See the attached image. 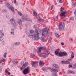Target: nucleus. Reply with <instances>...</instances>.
<instances>
[{"label":"nucleus","instance_id":"obj_51","mask_svg":"<svg viewBox=\"0 0 76 76\" xmlns=\"http://www.w3.org/2000/svg\"><path fill=\"white\" fill-rule=\"evenodd\" d=\"M12 32H13L14 31V29H11Z\"/></svg>","mask_w":76,"mask_h":76},{"label":"nucleus","instance_id":"obj_24","mask_svg":"<svg viewBox=\"0 0 76 76\" xmlns=\"http://www.w3.org/2000/svg\"><path fill=\"white\" fill-rule=\"evenodd\" d=\"M33 16H37V13L35 11H33Z\"/></svg>","mask_w":76,"mask_h":76},{"label":"nucleus","instance_id":"obj_30","mask_svg":"<svg viewBox=\"0 0 76 76\" xmlns=\"http://www.w3.org/2000/svg\"><path fill=\"white\" fill-rule=\"evenodd\" d=\"M22 19L23 20H28V18H25V17H22Z\"/></svg>","mask_w":76,"mask_h":76},{"label":"nucleus","instance_id":"obj_3","mask_svg":"<svg viewBox=\"0 0 76 76\" xmlns=\"http://www.w3.org/2000/svg\"><path fill=\"white\" fill-rule=\"evenodd\" d=\"M45 47H39L38 48H37V50H38V56L39 57H42L43 56V55L42 54L41 52L42 50L43 49H45Z\"/></svg>","mask_w":76,"mask_h":76},{"label":"nucleus","instance_id":"obj_50","mask_svg":"<svg viewBox=\"0 0 76 76\" xmlns=\"http://www.w3.org/2000/svg\"><path fill=\"white\" fill-rule=\"evenodd\" d=\"M70 40H71V41H73V39H72V38H70L69 39Z\"/></svg>","mask_w":76,"mask_h":76},{"label":"nucleus","instance_id":"obj_13","mask_svg":"<svg viewBox=\"0 0 76 76\" xmlns=\"http://www.w3.org/2000/svg\"><path fill=\"white\" fill-rule=\"evenodd\" d=\"M37 18L38 20H39V21L40 22H44V20H43V19H41V18H40V16L39 15H37Z\"/></svg>","mask_w":76,"mask_h":76},{"label":"nucleus","instance_id":"obj_52","mask_svg":"<svg viewBox=\"0 0 76 76\" xmlns=\"http://www.w3.org/2000/svg\"><path fill=\"white\" fill-rule=\"evenodd\" d=\"M68 60L69 61H72V59L69 58V59H68Z\"/></svg>","mask_w":76,"mask_h":76},{"label":"nucleus","instance_id":"obj_6","mask_svg":"<svg viewBox=\"0 0 76 76\" xmlns=\"http://www.w3.org/2000/svg\"><path fill=\"white\" fill-rule=\"evenodd\" d=\"M10 21L11 24L14 26H18V24L16 23V20H15V19L12 18L10 19Z\"/></svg>","mask_w":76,"mask_h":76},{"label":"nucleus","instance_id":"obj_41","mask_svg":"<svg viewBox=\"0 0 76 76\" xmlns=\"http://www.w3.org/2000/svg\"><path fill=\"white\" fill-rule=\"evenodd\" d=\"M18 13L20 15V16H22V13H20V12H18Z\"/></svg>","mask_w":76,"mask_h":76},{"label":"nucleus","instance_id":"obj_16","mask_svg":"<svg viewBox=\"0 0 76 76\" xmlns=\"http://www.w3.org/2000/svg\"><path fill=\"white\" fill-rule=\"evenodd\" d=\"M51 70L52 71V72H54V73H57V72H58V70L56 69H54L53 68H52L51 69Z\"/></svg>","mask_w":76,"mask_h":76},{"label":"nucleus","instance_id":"obj_23","mask_svg":"<svg viewBox=\"0 0 76 76\" xmlns=\"http://www.w3.org/2000/svg\"><path fill=\"white\" fill-rule=\"evenodd\" d=\"M75 55V54L73 52H72V54L71 55V58H74V56Z\"/></svg>","mask_w":76,"mask_h":76},{"label":"nucleus","instance_id":"obj_47","mask_svg":"<svg viewBox=\"0 0 76 76\" xmlns=\"http://www.w3.org/2000/svg\"><path fill=\"white\" fill-rule=\"evenodd\" d=\"M46 69H51V68H50V67H47L46 68Z\"/></svg>","mask_w":76,"mask_h":76},{"label":"nucleus","instance_id":"obj_8","mask_svg":"<svg viewBox=\"0 0 76 76\" xmlns=\"http://www.w3.org/2000/svg\"><path fill=\"white\" fill-rule=\"evenodd\" d=\"M38 66V62L37 61H34L33 62L32 66L33 67H37Z\"/></svg>","mask_w":76,"mask_h":76},{"label":"nucleus","instance_id":"obj_20","mask_svg":"<svg viewBox=\"0 0 76 76\" xmlns=\"http://www.w3.org/2000/svg\"><path fill=\"white\" fill-rule=\"evenodd\" d=\"M5 73H7L8 75H10V73L8 71L7 69H5Z\"/></svg>","mask_w":76,"mask_h":76},{"label":"nucleus","instance_id":"obj_53","mask_svg":"<svg viewBox=\"0 0 76 76\" xmlns=\"http://www.w3.org/2000/svg\"><path fill=\"white\" fill-rule=\"evenodd\" d=\"M54 76H57V74H54Z\"/></svg>","mask_w":76,"mask_h":76},{"label":"nucleus","instance_id":"obj_35","mask_svg":"<svg viewBox=\"0 0 76 76\" xmlns=\"http://www.w3.org/2000/svg\"><path fill=\"white\" fill-rule=\"evenodd\" d=\"M61 62L62 64H65V61H61Z\"/></svg>","mask_w":76,"mask_h":76},{"label":"nucleus","instance_id":"obj_61","mask_svg":"<svg viewBox=\"0 0 76 76\" xmlns=\"http://www.w3.org/2000/svg\"><path fill=\"white\" fill-rule=\"evenodd\" d=\"M1 1V0H0V3Z\"/></svg>","mask_w":76,"mask_h":76},{"label":"nucleus","instance_id":"obj_29","mask_svg":"<svg viewBox=\"0 0 76 76\" xmlns=\"http://www.w3.org/2000/svg\"><path fill=\"white\" fill-rule=\"evenodd\" d=\"M7 53H5L4 54V58H6V56L7 55Z\"/></svg>","mask_w":76,"mask_h":76},{"label":"nucleus","instance_id":"obj_28","mask_svg":"<svg viewBox=\"0 0 76 76\" xmlns=\"http://www.w3.org/2000/svg\"><path fill=\"white\" fill-rule=\"evenodd\" d=\"M55 35L56 37H57V38H58L60 37L59 35L57 33H56L55 34Z\"/></svg>","mask_w":76,"mask_h":76},{"label":"nucleus","instance_id":"obj_10","mask_svg":"<svg viewBox=\"0 0 76 76\" xmlns=\"http://www.w3.org/2000/svg\"><path fill=\"white\" fill-rule=\"evenodd\" d=\"M46 52L47 53L45 55H43V57L44 58H45L46 57H48V54L50 53V51L48 50H45Z\"/></svg>","mask_w":76,"mask_h":76},{"label":"nucleus","instance_id":"obj_58","mask_svg":"<svg viewBox=\"0 0 76 76\" xmlns=\"http://www.w3.org/2000/svg\"><path fill=\"white\" fill-rule=\"evenodd\" d=\"M11 34H13V32L12 31L11 32Z\"/></svg>","mask_w":76,"mask_h":76},{"label":"nucleus","instance_id":"obj_7","mask_svg":"<svg viewBox=\"0 0 76 76\" xmlns=\"http://www.w3.org/2000/svg\"><path fill=\"white\" fill-rule=\"evenodd\" d=\"M67 55V53L65 52H60L58 54L59 57H63V56H66Z\"/></svg>","mask_w":76,"mask_h":76},{"label":"nucleus","instance_id":"obj_59","mask_svg":"<svg viewBox=\"0 0 76 76\" xmlns=\"http://www.w3.org/2000/svg\"><path fill=\"white\" fill-rule=\"evenodd\" d=\"M50 42V44H52V42L51 41H50V42Z\"/></svg>","mask_w":76,"mask_h":76},{"label":"nucleus","instance_id":"obj_31","mask_svg":"<svg viewBox=\"0 0 76 76\" xmlns=\"http://www.w3.org/2000/svg\"><path fill=\"white\" fill-rule=\"evenodd\" d=\"M70 63V62L69 61H65V64H69Z\"/></svg>","mask_w":76,"mask_h":76},{"label":"nucleus","instance_id":"obj_11","mask_svg":"<svg viewBox=\"0 0 76 76\" xmlns=\"http://www.w3.org/2000/svg\"><path fill=\"white\" fill-rule=\"evenodd\" d=\"M27 66H28V62H26L24 64H23V66L21 67L20 68L21 70H23V69L25 68Z\"/></svg>","mask_w":76,"mask_h":76},{"label":"nucleus","instance_id":"obj_49","mask_svg":"<svg viewBox=\"0 0 76 76\" xmlns=\"http://www.w3.org/2000/svg\"><path fill=\"white\" fill-rule=\"evenodd\" d=\"M61 45H64V43H63V42L61 43Z\"/></svg>","mask_w":76,"mask_h":76},{"label":"nucleus","instance_id":"obj_27","mask_svg":"<svg viewBox=\"0 0 76 76\" xmlns=\"http://www.w3.org/2000/svg\"><path fill=\"white\" fill-rule=\"evenodd\" d=\"M63 10H64V8L63 7H61L60 9V12H63Z\"/></svg>","mask_w":76,"mask_h":76},{"label":"nucleus","instance_id":"obj_45","mask_svg":"<svg viewBox=\"0 0 76 76\" xmlns=\"http://www.w3.org/2000/svg\"><path fill=\"white\" fill-rule=\"evenodd\" d=\"M34 53H37V50L36 49H34Z\"/></svg>","mask_w":76,"mask_h":76},{"label":"nucleus","instance_id":"obj_2","mask_svg":"<svg viewBox=\"0 0 76 76\" xmlns=\"http://www.w3.org/2000/svg\"><path fill=\"white\" fill-rule=\"evenodd\" d=\"M66 20H64V22H62L61 23H59L58 25V29L60 31H62L64 29V26H65V23L64 22H66Z\"/></svg>","mask_w":76,"mask_h":76},{"label":"nucleus","instance_id":"obj_32","mask_svg":"<svg viewBox=\"0 0 76 76\" xmlns=\"http://www.w3.org/2000/svg\"><path fill=\"white\" fill-rule=\"evenodd\" d=\"M3 39V37L1 36L0 37V41H2Z\"/></svg>","mask_w":76,"mask_h":76},{"label":"nucleus","instance_id":"obj_55","mask_svg":"<svg viewBox=\"0 0 76 76\" xmlns=\"http://www.w3.org/2000/svg\"><path fill=\"white\" fill-rule=\"evenodd\" d=\"M4 12H7V10H5L4 11Z\"/></svg>","mask_w":76,"mask_h":76},{"label":"nucleus","instance_id":"obj_19","mask_svg":"<svg viewBox=\"0 0 76 76\" xmlns=\"http://www.w3.org/2000/svg\"><path fill=\"white\" fill-rule=\"evenodd\" d=\"M54 20L56 21L58 19V17L57 16H54L53 17Z\"/></svg>","mask_w":76,"mask_h":76},{"label":"nucleus","instance_id":"obj_48","mask_svg":"<svg viewBox=\"0 0 76 76\" xmlns=\"http://www.w3.org/2000/svg\"><path fill=\"white\" fill-rule=\"evenodd\" d=\"M36 26H37V25H34V28H36Z\"/></svg>","mask_w":76,"mask_h":76},{"label":"nucleus","instance_id":"obj_1","mask_svg":"<svg viewBox=\"0 0 76 76\" xmlns=\"http://www.w3.org/2000/svg\"><path fill=\"white\" fill-rule=\"evenodd\" d=\"M39 33H38V30H37V29H36L35 30V33L33 35H30V34H29L28 37L30 38H32L34 40L36 39L38 40V39H39Z\"/></svg>","mask_w":76,"mask_h":76},{"label":"nucleus","instance_id":"obj_40","mask_svg":"<svg viewBox=\"0 0 76 76\" xmlns=\"http://www.w3.org/2000/svg\"><path fill=\"white\" fill-rule=\"evenodd\" d=\"M53 8H54V6L53 5H52L51 7V9H50V10H53Z\"/></svg>","mask_w":76,"mask_h":76},{"label":"nucleus","instance_id":"obj_9","mask_svg":"<svg viewBox=\"0 0 76 76\" xmlns=\"http://www.w3.org/2000/svg\"><path fill=\"white\" fill-rule=\"evenodd\" d=\"M67 13V11L66 10H64L61 13L60 15V16H64V17H66V13Z\"/></svg>","mask_w":76,"mask_h":76},{"label":"nucleus","instance_id":"obj_64","mask_svg":"<svg viewBox=\"0 0 76 76\" xmlns=\"http://www.w3.org/2000/svg\"><path fill=\"white\" fill-rule=\"evenodd\" d=\"M0 67H1L0 66Z\"/></svg>","mask_w":76,"mask_h":76},{"label":"nucleus","instance_id":"obj_46","mask_svg":"<svg viewBox=\"0 0 76 76\" xmlns=\"http://www.w3.org/2000/svg\"><path fill=\"white\" fill-rule=\"evenodd\" d=\"M72 6L73 7H75V5L74 4H72Z\"/></svg>","mask_w":76,"mask_h":76},{"label":"nucleus","instance_id":"obj_14","mask_svg":"<svg viewBox=\"0 0 76 76\" xmlns=\"http://www.w3.org/2000/svg\"><path fill=\"white\" fill-rule=\"evenodd\" d=\"M39 65L40 67H42L44 66V62L42 61H40L39 62Z\"/></svg>","mask_w":76,"mask_h":76},{"label":"nucleus","instance_id":"obj_18","mask_svg":"<svg viewBox=\"0 0 76 76\" xmlns=\"http://www.w3.org/2000/svg\"><path fill=\"white\" fill-rule=\"evenodd\" d=\"M18 24H19V25H20V26H22V20H20V19H19L18 20Z\"/></svg>","mask_w":76,"mask_h":76},{"label":"nucleus","instance_id":"obj_56","mask_svg":"<svg viewBox=\"0 0 76 76\" xmlns=\"http://www.w3.org/2000/svg\"><path fill=\"white\" fill-rule=\"evenodd\" d=\"M74 5L75 6H76V2H75L74 3Z\"/></svg>","mask_w":76,"mask_h":76},{"label":"nucleus","instance_id":"obj_17","mask_svg":"<svg viewBox=\"0 0 76 76\" xmlns=\"http://www.w3.org/2000/svg\"><path fill=\"white\" fill-rule=\"evenodd\" d=\"M55 55H58L59 53V50L58 49L56 50L55 51Z\"/></svg>","mask_w":76,"mask_h":76},{"label":"nucleus","instance_id":"obj_21","mask_svg":"<svg viewBox=\"0 0 76 76\" xmlns=\"http://www.w3.org/2000/svg\"><path fill=\"white\" fill-rule=\"evenodd\" d=\"M53 67H55V68H56V69H59V68H58V66L57 65L53 64Z\"/></svg>","mask_w":76,"mask_h":76},{"label":"nucleus","instance_id":"obj_39","mask_svg":"<svg viewBox=\"0 0 76 76\" xmlns=\"http://www.w3.org/2000/svg\"><path fill=\"white\" fill-rule=\"evenodd\" d=\"M4 60H5V59H3L2 60H0V64L1 63H2V62L3 61H4Z\"/></svg>","mask_w":76,"mask_h":76},{"label":"nucleus","instance_id":"obj_26","mask_svg":"<svg viewBox=\"0 0 76 76\" xmlns=\"http://www.w3.org/2000/svg\"><path fill=\"white\" fill-rule=\"evenodd\" d=\"M41 40L42 41V42H45V39H44V38H43L42 37L41 38Z\"/></svg>","mask_w":76,"mask_h":76},{"label":"nucleus","instance_id":"obj_25","mask_svg":"<svg viewBox=\"0 0 76 76\" xmlns=\"http://www.w3.org/2000/svg\"><path fill=\"white\" fill-rule=\"evenodd\" d=\"M0 34H1V36H4V34L3 33V31L1 30L0 31Z\"/></svg>","mask_w":76,"mask_h":76},{"label":"nucleus","instance_id":"obj_60","mask_svg":"<svg viewBox=\"0 0 76 76\" xmlns=\"http://www.w3.org/2000/svg\"><path fill=\"white\" fill-rule=\"evenodd\" d=\"M22 62H21V63H20V64H22Z\"/></svg>","mask_w":76,"mask_h":76},{"label":"nucleus","instance_id":"obj_42","mask_svg":"<svg viewBox=\"0 0 76 76\" xmlns=\"http://www.w3.org/2000/svg\"><path fill=\"white\" fill-rule=\"evenodd\" d=\"M15 4L16 5H17L18 4L16 3V0H14V2Z\"/></svg>","mask_w":76,"mask_h":76},{"label":"nucleus","instance_id":"obj_57","mask_svg":"<svg viewBox=\"0 0 76 76\" xmlns=\"http://www.w3.org/2000/svg\"><path fill=\"white\" fill-rule=\"evenodd\" d=\"M69 66L70 67H71L72 68V66L71 65H69Z\"/></svg>","mask_w":76,"mask_h":76},{"label":"nucleus","instance_id":"obj_12","mask_svg":"<svg viewBox=\"0 0 76 76\" xmlns=\"http://www.w3.org/2000/svg\"><path fill=\"white\" fill-rule=\"evenodd\" d=\"M8 8L9 10L12 11L13 12H15V8L13 7H12V5H11V6H9Z\"/></svg>","mask_w":76,"mask_h":76},{"label":"nucleus","instance_id":"obj_37","mask_svg":"<svg viewBox=\"0 0 76 76\" xmlns=\"http://www.w3.org/2000/svg\"><path fill=\"white\" fill-rule=\"evenodd\" d=\"M59 3H63V0H58Z\"/></svg>","mask_w":76,"mask_h":76},{"label":"nucleus","instance_id":"obj_43","mask_svg":"<svg viewBox=\"0 0 76 76\" xmlns=\"http://www.w3.org/2000/svg\"><path fill=\"white\" fill-rule=\"evenodd\" d=\"M48 41L49 42H50V41H51V38H49V39H48Z\"/></svg>","mask_w":76,"mask_h":76},{"label":"nucleus","instance_id":"obj_63","mask_svg":"<svg viewBox=\"0 0 76 76\" xmlns=\"http://www.w3.org/2000/svg\"><path fill=\"white\" fill-rule=\"evenodd\" d=\"M13 34H14V33H13Z\"/></svg>","mask_w":76,"mask_h":76},{"label":"nucleus","instance_id":"obj_15","mask_svg":"<svg viewBox=\"0 0 76 76\" xmlns=\"http://www.w3.org/2000/svg\"><path fill=\"white\" fill-rule=\"evenodd\" d=\"M6 5L8 8L10 6H11L12 5L10 4V2L7 1L6 3Z\"/></svg>","mask_w":76,"mask_h":76},{"label":"nucleus","instance_id":"obj_4","mask_svg":"<svg viewBox=\"0 0 76 76\" xmlns=\"http://www.w3.org/2000/svg\"><path fill=\"white\" fill-rule=\"evenodd\" d=\"M42 35L43 38H46L45 36L47 35V34H48V30H47V28H45L42 29Z\"/></svg>","mask_w":76,"mask_h":76},{"label":"nucleus","instance_id":"obj_44","mask_svg":"<svg viewBox=\"0 0 76 76\" xmlns=\"http://www.w3.org/2000/svg\"><path fill=\"white\" fill-rule=\"evenodd\" d=\"M30 55L31 56H35V54H34L32 53H30Z\"/></svg>","mask_w":76,"mask_h":76},{"label":"nucleus","instance_id":"obj_5","mask_svg":"<svg viewBox=\"0 0 76 76\" xmlns=\"http://www.w3.org/2000/svg\"><path fill=\"white\" fill-rule=\"evenodd\" d=\"M30 67L28 66L26 68H25L23 71V72L24 75H27L29 73V71H30Z\"/></svg>","mask_w":76,"mask_h":76},{"label":"nucleus","instance_id":"obj_33","mask_svg":"<svg viewBox=\"0 0 76 76\" xmlns=\"http://www.w3.org/2000/svg\"><path fill=\"white\" fill-rule=\"evenodd\" d=\"M74 67L73 68H72V69H76V63L74 65Z\"/></svg>","mask_w":76,"mask_h":76},{"label":"nucleus","instance_id":"obj_62","mask_svg":"<svg viewBox=\"0 0 76 76\" xmlns=\"http://www.w3.org/2000/svg\"><path fill=\"white\" fill-rule=\"evenodd\" d=\"M2 44H3V42H2Z\"/></svg>","mask_w":76,"mask_h":76},{"label":"nucleus","instance_id":"obj_22","mask_svg":"<svg viewBox=\"0 0 76 76\" xmlns=\"http://www.w3.org/2000/svg\"><path fill=\"white\" fill-rule=\"evenodd\" d=\"M67 72L69 74L70 73H72V74H74V72L73 71H71L70 70L68 71Z\"/></svg>","mask_w":76,"mask_h":76},{"label":"nucleus","instance_id":"obj_36","mask_svg":"<svg viewBox=\"0 0 76 76\" xmlns=\"http://www.w3.org/2000/svg\"><path fill=\"white\" fill-rule=\"evenodd\" d=\"M19 44H20V42H16L15 44L16 45H19Z\"/></svg>","mask_w":76,"mask_h":76},{"label":"nucleus","instance_id":"obj_34","mask_svg":"<svg viewBox=\"0 0 76 76\" xmlns=\"http://www.w3.org/2000/svg\"><path fill=\"white\" fill-rule=\"evenodd\" d=\"M74 20V18H73L72 17H70L69 20Z\"/></svg>","mask_w":76,"mask_h":76},{"label":"nucleus","instance_id":"obj_54","mask_svg":"<svg viewBox=\"0 0 76 76\" xmlns=\"http://www.w3.org/2000/svg\"><path fill=\"white\" fill-rule=\"evenodd\" d=\"M2 69H3V68H1V69H0V72H1V70H2Z\"/></svg>","mask_w":76,"mask_h":76},{"label":"nucleus","instance_id":"obj_38","mask_svg":"<svg viewBox=\"0 0 76 76\" xmlns=\"http://www.w3.org/2000/svg\"><path fill=\"white\" fill-rule=\"evenodd\" d=\"M34 31L33 30H31L30 31V33H31V34H32L33 33H34Z\"/></svg>","mask_w":76,"mask_h":76}]
</instances>
